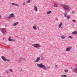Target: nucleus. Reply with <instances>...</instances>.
<instances>
[{
	"instance_id": "nucleus-1",
	"label": "nucleus",
	"mask_w": 77,
	"mask_h": 77,
	"mask_svg": "<svg viewBox=\"0 0 77 77\" xmlns=\"http://www.w3.org/2000/svg\"><path fill=\"white\" fill-rule=\"evenodd\" d=\"M62 7L63 8L66 10H68V11H69V6L68 5H62Z\"/></svg>"
},
{
	"instance_id": "nucleus-2",
	"label": "nucleus",
	"mask_w": 77,
	"mask_h": 77,
	"mask_svg": "<svg viewBox=\"0 0 77 77\" xmlns=\"http://www.w3.org/2000/svg\"><path fill=\"white\" fill-rule=\"evenodd\" d=\"M37 65V66H38V67H40V68H43V69H46L45 66L43 65V64H42V63H41L40 64H38Z\"/></svg>"
},
{
	"instance_id": "nucleus-3",
	"label": "nucleus",
	"mask_w": 77,
	"mask_h": 77,
	"mask_svg": "<svg viewBox=\"0 0 77 77\" xmlns=\"http://www.w3.org/2000/svg\"><path fill=\"white\" fill-rule=\"evenodd\" d=\"M2 58L3 60L4 61H5V62H10V60L6 59V57L3 56H2Z\"/></svg>"
},
{
	"instance_id": "nucleus-4",
	"label": "nucleus",
	"mask_w": 77,
	"mask_h": 77,
	"mask_svg": "<svg viewBox=\"0 0 77 77\" xmlns=\"http://www.w3.org/2000/svg\"><path fill=\"white\" fill-rule=\"evenodd\" d=\"M32 45L33 46V47H35V48H36L40 47V45L38 44H33Z\"/></svg>"
},
{
	"instance_id": "nucleus-5",
	"label": "nucleus",
	"mask_w": 77,
	"mask_h": 77,
	"mask_svg": "<svg viewBox=\"0 0 77 77\" xmlns=\"http://www.w3.org/2000/svg\"><path fill=\"white\" fill-rule=\"evenodd\" d=\"M3 33H5L6 32V29L5 28H2L1 29Z\"/></svg>"
},
{
	"instance_id": "nucleus-6",
	"label": "nucleus",
	"mask_w": 77,
	"mask_h": 77,
	"mask_svg": "<svg viewBox=\"0 0 77 77\" xmlns=\"http://www.w3.org/2000/svg\"><path fill=\"white\" fill-rule=\"evenodd\" d=\"M40 57H38L37 58V59L36 60H35L34 61V62H39V60H40Z\"/></svg>"
},
{
	"instance_id": "nucleus-7",
	"label": "nucleus",
	"mask_w": 77,
	"mask_h": 77,
	"mask_svg": "<svg viewBox=\"0 0 77 77\" xmlns=\"http://www.w3.org/2000/svg\"><path fill=\"white\" fill-rule=\"evenodd\" d=\"M14 17V14L12 13L10 14V16L8 17V18H12Z\"/></svg>"
},
{
	"instance_id": "nucleus-8",
	"label": "nucleus",
	"mask_w": 77,
	"mask_h": 77,
	"mask_svg": "<svg viewBox=\"0 0 77 77\" xmlns=\"http://www.w3.org/2000/svg\"><path fill=\"white\" fill-rule=\"evenodd\" d=\"M72 48L71 47H69V48H67L66 49V51H70L71 50Z\"/></svg>"
},
{
	"instance_id": "nucleus-9",
	"label": "nucleus",
	"mask_w": 77,
	"mask_h": 77,
	"mask_svg": "<svg viewBox=\"0 0 77 77\" xmlns=\"http://www.w3.org/2000/svg\"><path fill=\"white\" fill-rule=\"evenodd\" d=\"M11 37H9L8 40L9 41H15V40H14V39H11Z\"/></svg>"
},
{
	"instance_id": "nucleus-10",
	"label": "nucleus",
	"mask_w": 77,
	"mask_h": 77,
	"mask_svg": "<svg viewBox=\"0 0 77 77\" xmlns=\"http://www.w3.org/2000/svg\"><path fill=\"white\" fill-rule=\"evenodd\" d=\"M34 9L35 10V11L36 12H37L38 11V7L36 6V5H35L34 7Z\"/></svg>"
},
{
	"instance_id": "nucleus-11",
	"label": "nucleus",
	"mask_w": 77,
	"mask_h": 77,
	"mask_svg": "<svg viewBox=\"0 0 77 77\" xmlns=\"http://www.w3.org/2000/svg\"><path fill=\"white\" fill-rule=\"evenodd\" d=\"M11 5H13V6H17V7L20 6V5H19L15 4L14 3H12Z\"/></svg>"
},
{
	"instance_id": "nucleus-12",
	"label": "nucleus",
	"mask_w": 77,
	"mask_h": 77,
	"mask_svg": "<svg viewBox=\"0 0 77 77\" xmlns=\"http://www.w3.org/2000/svg\"><path fill=\"white\" fill-rule=\"evenodd\" d=\"M62 26V22H61L60 24H59L58 26V27L59 28H60Z\"/></svg>"
},
{
	"instance_id": "nucleus-13",
	"label": "nucleus",
	"mask_w": 77,
	"mask_h": 77,
	"mask_svg": "<svg viewBox=\"0 0 77 77\" xmlns=\"http://www.w3.org/2000/svg\"><path fill=\"white\" fill-rule=\"evenodd\" d=\"M73 71H75V72L77 73V67H76L75 69H74L73 70Z\"/></svg>"
},
{
	"instance_id": "nucleus-14",
	"label": "nucleus",
	"mask_w": 77,
	"mask_h": 77,
	"mask_svg": "<svg viewBox=\"0 0 77 77\" xmlns=\"http://www.w3.org/2000/svg\"><path fill=\"white\" fill-rule=\"evenodd\" d=\"M72 34L73 35H77V32L76 31H74L72 32Z\"/></svg>"
},
{
	"instance_id": "nucleus-15",
	"label": "nucleus",
	"mask_w": 77,
	"mask_h": 77,
	"mask_svg": "<svg viewBox=\"0 0 77 77\" xmlns=\"http://www.w3.org/2000/svg\"><path fill=\"white\" fill-rule=\"evenodd\" d=\"M23 58H20V60H18V62H21V60H23Z\"/></svg>"
},
{
	"instance_id": "nucleus-16",
	"label": "nucleus",
	"mask_w": 77,
	"mask_h": 77,
	"mask_svg": "<svg viewBox=\"0 0 77 77\" xmlns=\"http://www.w3.org/2000/svg\"><path fill=\"white\" fill-rule=\"evenodd\" d=\"M18 22H17L16 23H14L13 26H16V25H18Z\"/></svg>"
},
{
	"instance_id": "nucleus-17",
	"label": "nucleus",
	"mask_w": 77,
	"mask_h": 77,
	"mask_svg": "<svg viewBox=\"0 0 77 77\" xmlns=\"http://www.w3.org/2000/svg\"><path fill=\"white\" fill-rule=\"evenodd\" d=\"M65 37H66V36H65L64 35H62L61 36V38L62 39H65Z\"/></svg>"
},
{
	"instance_id": "nucleus-18",
	"label": "nucleus",
	"mask_w": 77,
	"mask_h": 77,
	"mask_svg": "<svg viewBox=\"0 0 77 77\" xmlns=\"http://www.w3.org/2000/svg\"><path fill=\"white\" fill-rule=\"evenodd\" d=\"M50 13H51V11H49L47 12V15H48V14H50Z\"/></svg>"
},
{
	"instance_id": "nucleus-19",
	"label": "nucleus",
	"mask_w": 77,
	"mask_h": 77,
	"mask_svg": "<svg viewBox=\"0 0 77 77\" xmlns=\"http://www.w3.org/2000/svg\"><path fill=\"white\" fill-rule=\"evenodd\" d=\"M9 71L10 72H13V70H12V69H9Z\"/></svg>"
},
{
	"instance_id": "nucleus-20",
	"label": "nucleus",
	"mask_w": 77,
	"mask_h": 77,
	"mask_svg": "<svg viewBox=\"0 0 77 77\" xmlns=\"http://www.w3.org/2000/svg\"><path fill=\"white\" fill-rule=\"evenodd\" d=\"M68 38H71V39H72V38H73V37H72V36H69L68 37Z\"/></svg>"
},
{
	"instance_id": "nucleus-21",
	"label": "nucleus",
	"mask_w": 77,
	"mask_h": 77,
	"mask_svg": "<svg viewBox=\"0 0 77 77\" xmlns=\"http://www.w3.org/2000/svg\"><path fill=\"white\" fill-rule=\"evenodd\" d=\"M61 77H67V76L66 75H61Z\"/></svg>"
},
{
	"instance_id": "nucleus-22",
	"label": "nucleus",
	"mask_w": 77,
	"mask_h": 77,
	"mask_svg": "<svg viewBox=\"0 0 77 77\" xmlns=\"http://www.w3.org/2000/svg\"><path fill=\"white\" fill-rule=\"evenodd\" d=\"M33 28L34 30H36V27L35 26H33Z\"/></svg>"
},
{
	"instance_id": "nucleus-23",
	"label": "nucleus",
	"mask_w": 77,
	"mask_h": 77,
	"mask_svg": "<svg viewBox=\"0 0 77 77\" xmlns=\"http://www.w3.org/2000/svg\"><path fill=\"white\" fill-rule=\"evenodd\" d=\"M26 3H30V0L27 1H26Z\"/></svg>"
},
{
	"instance_id": "nucleus-24",
	"label": "nucleus",
	"mask_w": 77,
	"mask_h": 77,
	"mask_svg": "<svg viewBox=\"0 0 77 77\" xmlns=\"http://www.w3.org/2000/svg\"><path fill=\"white\" fill-rule=\"evenodd\" d=\"M54 7H57V5L56 4H55L54 5Z\"/></svg>"
},
{
	"instance_id": "nucleus-25",
	"label": "nucleus",
	"mask_w": 77,
	"mask_h": 77,
	"mask_svg": "<svg viewBox=\"0 0 77 77\" xmlns=\"http://www.w3.org/2000/svg\"><path fill=\"white\" fill-rule=\"evenodd\" d=\"M55 68H57V65H56L55 66Z\"/></svg>"
},
{
	"instance_id": "nucleus-26",
	"label": "nucleus",
	"mask_w": 77,
	"mask_h": 77,
	"mask_svg": "<svg viewBox=\"0 0 77 77\" xmlns=\"http://www.w3.org/2000/svg\"><path fill=\"white\" fill-rule=\"evenodd\" d=\"M64 71H65V72H68V70H67L66 69H65Z\"/></svg>"
},
{
	"instance_id": "nucleus-27",
	"label": "nucleus",
	"mask_w": 77,
	"mask_h": 77,
	"mask_svg": "<svg viewBox=\"0 0 77 77\" xmlns=\"http://www.w3.org/2000/svg\"><path fill=\"white\" fill-rule=\"evenodd\" d=\"M70 17H69V16H67V19H69Z\"/></svg>"
},
{
	"instance_id": "nucleus-28",
	"label": "nucleus",
	"mask_w": 77,
	"mask_h": 77,
	"mask_svg": "<svg viewBox=\"0 0 77 77\" xmlns=\"http://www.w3.org/2000/svg\"><path fill=\"white\" fill-rule=\"evenodd\" d=\"M75 12L74 11H73L72 14H74V13H75Z\"/></svg>"
},
{
	"instance_id": "nucleus-29",
	"label": "nucleus",
	"mask_w": 77,
	"mask_h": 77,
	"mask_svg": "<svg viewBox=\"0 0 77 77\" xmlns=\"http://www.w3.org/2000/svg\"><path fill=\"white\" fill-rule=\"evenodd\" d=\"M72 21H73V22H74H74H75L76 21L75 20H73Z\"/></svg>"
},
{
	"instance_id": "nucleus-30",
	"label": "nucleus",
	"mask_w": 77,
	"mask_h": 77,
	"mask_svg": "<svg viewBox=\"0 0 77 77\" xmlns=\"http://www.w3.org/2000/svg\"><path fill=\"white\" fill-rule=\"evenodd\" d=\"M66 15H67L66 14H64L65 17H66Z\"/></svg>"
},
{
	"instance_id": "nucleus-31",
	"label": "nucleus",
	"mask_w": 77,
	"mask_h": 77,
	"mask_svg": "<svg viewBox=\"0 0 77 77\" xmlns=\"http://www.w3.org/2000/svg\"><path fill=\"white\" fill-rule=\"evenodd\" d=\"M23 5H25V3H23Z\"/></svg>"
},
{
	"instance_id": "nucleus-32",
	"label": "nucleus",
	"mask_w": 77,
	"mask_h": 77,
	"mask_svg": "<svg viewBox=\"0 0 77 77\" xmlns=\"http://www.w3.org/2000/svg\"><path fill=\"white\" fill-rule=\"evenodd\" d=\"M2 18V16L0 15V19Z\"/></svg>"
},
{
	"instance_id": "nucleus-33",
	"label": "nucleus",
	"mask_w": 77,
	"mask_h": 77,
	"mask_svg": "<svg viewBox=\"0 0 77 77\" xmlns=\"http://www.w3.org/2000/svg\"><path fill=\"white\" fill-rule=\"evenodd\" d=\"M0 77H1V76H0Z\"/></svg>"
}]
</instances>
